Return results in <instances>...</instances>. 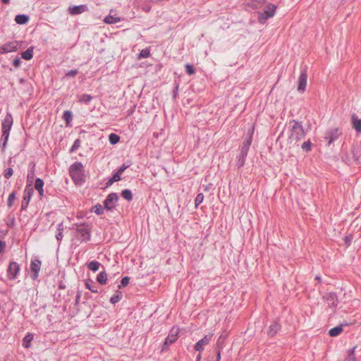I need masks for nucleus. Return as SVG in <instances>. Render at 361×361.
<instances>
[{"mask_svg": "<svg viewBox=\"0 0 361 361\" xmlns=\"http://www.w3.org/2000/svg\"><path fill=\"white\" fill-rule=\"evenodd\" d=\"M289 125L290 133L288 136V141L290 143L297 144L305 136V131L302 127V122L297 120H291L289 122Z\"/></svg>", "mask_w": 361, "mask_h": 361, "instance_id": "1", "label": "nucleus"}, {"mask_svg": "<svg viewBox=\"0 0 361 361\" xmlns=\"http://www.w3.org/2000/svg\"><path fill=\"white\" fill-rule=\"evenodd\" d=\"M69 176L75 184L82 185L85 182V169L80 161L74 162L68 169Z\"/></svg>", "mask_w": 361, "mask_h": 361, "instance_id": "2", "label": "nucleus"}, {"mask_svg": "<svg viewBox=\"0 0 361 361\" xmlns=\"http://www.w3.org/2000/svg\"><path fill=\"white\" fill-rule=\"evenodd\" d=\"M252 134L253 129L252 130L249 136L245 140H243L242 143L239 154L237 157L236 166L238 168H241L245 165L250 146L252 143Z\"/></svg>", "mask_w": 361, "mask_h": 361, "instance_id": "3", "label": "nucleus"}, {"mask_svg": "<svg viewBox=\"0 0 361 361\" xmlns=\"http://www.w3.org/2000/svg\"><path fill=\"white\" fill-rule=\"evenodd\" d=\"M71 229H75L80 235L82 242H88L91 239L92 226L89 223H75L72 225Z\"/></svg>", "mask_w": 361, "mask_h": 361, "instance_id": "4", "label": "nucleus"}, {"mask_svg": "<svg viewBox=\"0 0 361 361\" xmlns=\"http://www.w3.org/2000/svg\"><path fill=\"white\" fill-rule=\"evenodd\" d=\"M178 334L179 329L178 327L173 326L171 329L168 336L165 338L163 344L161 345V350L162 352L167 350L169 346L176 341Z\"/></svg>", "mask_w": 361, "mask_h": 361, "instance_id": "5", "label": "nucleus"}, {"mask_svg": "<svg viewBox=\"0 0 361 361\" xmlns=\"http://www.w3.org/2000/svg\"><path fill=\"white\" fill-rule=\"evenodd\" d=\"M276 6L272 4L267 5V9L264 12H259L258 13V20L260 23L264 24L267 20L274 16L276 12Z\"/></svg>", "mask_w": 361, "mask_h": 361, "instance_id": "6", "label": "nucleus"}, {"mask_svg": "<svg viewBox=\"0 0 361 361\" xmlns=\"http://www.w3.org/2000/svg\"><path fill=\"white\" fill-rule=\"evenodd\" d=\"M119 200V197L116 192L109 193L103 203L106 211L112 212L116 207V202Z\"/></svg>", "mask_w": 361, "mask_h": 361, "instance_id": "7", "label": "nucleus"}, {"mask_svg": "<svg viewBox=\"0 0 361 361\" xmlns=\"http://www.w3.org/2000/svg\"><path fill=\"white\" fill-rule=\"evenodd\" d=\"M20 268V265L16 262H11L7 268V276L9 280H15L17 279Z\"/></svg>", "mask_w": 361, "mask_h": 361, "instance_id": "8", "label": "nucleus"}, {"mask_svg": "<svg viewBox=\"0 0 361 361\" xmlns=\"http://www.w3.org/2000/svg\"><path fill=\"white\" fill-rule=\"evenodd\" d=\"M21 46V42L12 41L1 46L3 54L16 51Z\"/></svg>", "mask_w": 361, "mask_h": 361, "instance_id": "9", "label": "nucleus"}, {"mask_svg": "<svg viewBox=\"0 0 361 361\" xmlns=\"http://www.w3.org/2000/svg\"><path fill=\"white\" fill-rule=\"evenodd\" d=\"M307 80V69L304 68L301 71L298 85V91L300 93H303L305 91Z\"/></svg>", "mask_w": 361, "mask_h": 361, "instance_id": "10", "label": "nucleus"}, {"mask_svg": "<svg viewBox=\"0 0 361 361\" xmlns=\"http://www.w3.org/2000/svg\"><path fill=\"white\" fill-rule=\"evenodd\" d=\"M33 192H34L33 188L25 187V190H24L23 199L21 202V209L22 210H24L27 207Z\"/></svg>", "mask_w": 361, "mask_h": 361, "instance_id": "11", "label": "nucleus"}, {"mask_svg": "<svg viewBox=\"0 0 361 361\" xmlns=\"http://www.w3.org/2000/svg\"><path fill=\"white\" fill-rule=\"evenodd\" d=\"M340 135L341 132L339 129L336 128L326 131L324 138L328 141V145H330L338 138Z\"/></svg>", "mask_w": 361, "mask_h": 361, "instance_id": "12", "label": "nucleus"}, {"mask_svg": "<svg viewBox=\"0 0 361 361\" xmlns=\"http://www.w3.org/2000/svg\"><path fill=\"white\" fill-rule=\"evenodd\" d=\"M323 298L328 302L330 307H336L338 304V296L335 293H326L324 295Z\"/></svg>", "mask_w": 361, "mask_h": 361, "instance_id": "13", "label": "nucleus"}, {"mask_svg": "<svg viewBox=\"0 0 361 361\" xmlns=\"http://www.w3.org/2000/svg\"><path fill=\"white\" fill-rule=\"evenodd\" d=\"M212 337H213V334H209L208 335H205L203 338L200 339L195 343V345L194 346V349L196 351H199V352L203 350L204 346L207 345L210 342Z\"/></svg>", "mask_w": 361, "mask_h": 361, "instance_id": "14", "label": "nucleus"}, {"mask_svg": "<svg viewBox=\"0 0 361 361\" xmlns=\"http://www.w3.org/2000/svg\"><path fill=\"white\" fill-rule=\"evenodd\" d=\"M41 264L42 262L39 259H35L31 261L30 269L32 273L31 277L33 280H35L38 278Z\"/></svg>", "mask_w": 361, "mask_h": 361, "instance_id": "15", "label": "nucleus"}, {"mask_svg": "<svg viewBox=\"0 0 361 361\" xmlns=\"http://www.w3.org/2000/svg\"><path fill=\"white\" fill-rule=\"evenodd\" d=\"M35 163L30 162L29 164V169L27 175V184L25 187L32 188V183L35 178Z\"/></svg>", "mask_w": 361, "mask_h": 361, "instance_id": "16", "label": "nucleus"}, {"mask_svg": "<svg viewBox=\"0 0 361 361\" xmlns=\"http://www.w3.org/2000/svg\"><path fill=\"white\" fill-rule=\"evenodd\" d=\"M13 116L11 113H6L4 118L2 121L1 123V130H9L11 131L12 125H13Z\"/></svg>", "mask_w": 361, "mask_h": 361, "instance_id": "17", "label": "nucleus"}, {"mask_svg": "<svg viewBox=\"0 0 361 361\" xmlns=\"http://www.w3.org/2000/svg\"><path fill=\"white\" fill-rule=\"evenodd\" d=\"M87 6L85 4L73 6L68 8V12L71 15L80 14L87 11Z\"/></svg>", "mask_w": 361, "mask_h": 361, "instance_id": "18", "label": "nucleus"}, {"mask_svg": "<svg viewBox=\"0 0 361 361\" xmlns=\"http://www.w3.org/2000/svg\"><path fill=\"white\" fill-rule=\"evenodd\" d=\"M281 324L279 323L278 321H274L269 327V330H268V336H271V337H273L277 333L278 331L281 329Z\"/></svg>", "mask_w": 361, "mask_h": 361, "instance_id": "19", "label": "nucleus"}, {"mask_svg": "<svg viewBox=\"0 0 361 361\" xmlns=\"http://www.w3.org/2000/svg\"><path fill=\"white\" fill-rule=\"evenodd\" d=\"M351 123L353 128L357 133H361V118H359L355 114H353L351 116Z\"/></svg>", "mask_w": 361, "mask_h": 361, "instance_id": "20", "label": "nucleus"}, {"mask_svg": "<svg viewBox=\"0 0 361 361\" xmlns=\"http://www.w3.org/2000/svg\"><path fill=\"white\" fill-rule=\"evenodd\" d=\"M266 0H248L247 6L252 9H257L265 4Z\"/></svg>", "mask_w": 361, "mask_h": 361, "instance_id": "21", "label": "nucleus"}, {"mask_svg": "<svg viewBox=\"0 0 361 361\" xmlns=\"http://www.w3.org/2000/svg\"><path fill=\"white\" fill-rule=\"evenodd\" d=\"M44 181L40 178H37L35 182V188L38 191L40 198L44 197Z\"/></svg>", "mask_w": 361, "mask_h": 361, "instance_id": "22", "label": "nucleus"}, {"mask_svg": "<svg viewBox=\"0 0 361 361\" xmlns=\"http://www.w3.org/2000/svg\"><path fill=\"white\" fill-rule=\"evenodd\" d=\"M348 324H345V326H347ZM344 326V324H340L337 326H335L332 329H331L329 331V335L331 337H336L337 336H338L339 334H341L343 329V326Z\"/></svg>", "mask_w": 361, "mask_h": 361, "instance_id": "23", "label": "nucleus"}, {"mask_svg": "<svg viewBox=\"0 0 361 361\" xmlns=\"http://www.w3.org/2000/svg\"><path fill=\"white\" fill-rule=\"evenodd\" d=\"M34 335L32 333H27L23 339V346L25 348H29L31 346V342L33 340Z\"/></svg>", "mask_w": 361, "mask_h": 361, "instance_id": "24", "label": "nucleus"}, {"mask_svg": "<svg viewBox=\"0 0 361 361\" xmlns=\"http://www.w3.org/2000/svg\"><path fill=\"white\" fill-rule=\"evenodd\" d=\"M29 16L25 14H18L15 17V21L17 24L25 25L29 21Z\"/></svg>", "mask_w": 361, "mask_h": 361, "instance_id": "25", "label": "nucleus"}, {"mask_svg": "<svg viewBox=\"0 0 361 361\" xmlns=\"http://www.w3.org/2000/svg\"><path fill=\"white\" fill-rule=\"evenodd\" d=\"M1 131H2V135H1V148H2V150H4V149L6 147L7 142H8V140L9 137L10 131L6 130H1Z\"/></svg>", "mask_w": 361, "mask_h": 361, "instance_id": "26", "label": "nucleus"}, {"mask_svg": "<svg viewBox=\"0 0 361 361\" xmlns=\"http://www.w3.org/2000/svg\"><path fill=\"white\" fill-rule=\"evenodd\" d=\"M353 155L356 162L361 163V146L354 147L352 149Z\"/></svg>", "mask_w": 361, "mask_h": 361, "instance_id": "27", "label": "nucleus"}, {"mask_svg": "<svg viewBox=\"0 0 361 361\" xmlns=\"http://www.w3.org/2000/svg\"><path fill=\"white\" fill-rule=\"evenodd\" d=\"M21 57L25 60H30L33 57V47L27 48L25 51L21 53Z\"/></svg>", "mask_w": 361, "mask_h": 361, "instance_id": "28", "label": "nucleus"}, {"mask_svg": "<svg viewBox=\"0 0 361 361\" xmlns=\"http://www.w3.org/2000/svg\"><path fill=\"white\" fill-rule=\"evenodd\" d=\"M226 338V335L221 334L219 337L217 339L216 343V350H222L224 347V343Z\"/></svg>", "mask_w": 361, "mask_h": 361, "instance_id": "29", "label": "nucleus"}, {"mask_svg": "<svg viewBox=\"0 0 361 361\" xmlns=\"http://www.w3.org/2000/svg\"><path fill=\"white\" fill-rule=\"evenodd\" d=\"M121 180V176L116 172L114 173L111 178H109L106 183V188L111 186L114 182H117Z\"/></svg>", "mask_w": 361, "mask_h": 361, "instance_id": "30", "label": "nucleus"}, {"mask_svg": "<svg viewBox=\"0 0 361 361\" xmlns=\"http://www.w3.org/2000/svg\"><path fill=\"white\" fill-rule=\"evenodd\" d=\"M97 281L101 285H104L107 281V274L105 271H101L97 276Z\"/></svg>", "mask_w": 361, "mask_h": 361, "instance_id": "31", "label": "nucleus"}, {"mask_svg": "<svg viewBox=\"0 0 361 361\" xmlns=\"http://www.w3.org/2000/svg\"><path fill=\"white\" fill-rule=\"evenodd\" d=\"M121 19L118 17L108 15L105 17L104 22L106 24H114L120 22Z\"/></svg>", "mask_w": 361, "mask_h": 361, "instance_id": "32", "label": "nucleus"}, {"mask_svg": "<svg viewBox=\"0 0 361 361\" xmlns=\"http://www.w3.org/2000/svg\"><path fill=\"white\" fill-rule=\"evenodd\" d=\"M63 224L62 222L57 225V233L56 234V238L59 243L61 242L63 237Z\"/></svg>", "mask_w": 361, "mask_h": 361, "instance_id": "33", "label": "nucleus"}, {"mask_svg": "<svg viewBox=\"0 0 361 361\" xmlns=\"http://www.w3.org/2000/svg\"><path fill=\"white\" fill-rule=\"evenodd\" d=\"M100 266H102L101 263L97 261H92L87 264L88 269L94 272L98 271Z\"/></svg>", "mask_w": 361, "mask_h": 361, "instance_id": "34", "label": "nucleus"}, {"mask_svg": "<svg viewBox=\"0 0 361 361\" xmlns=\"http://www.w3.org/2000/svg\"><path fill=\"white\" fill-rule=\"evenodd\" d=\"M85 287L92 293H98L97 287L92 280L85 281Z\"/></svg>", "mask_w": 361, "mask_h": 361, "instance_id": "35", "label": "nucleus"}, {"mask_svg": "<svg viewBox=\"0 0 361 361\" xmlns=\"http://www.w3.org/2000/svg\"><path fill=\"white\" fill-rule=\"evenodd\" d=\"M121 196L123 199L128 200V202L133 200V194L130 190L125 189L121 192Z\"/></svg>", "mask_w": 361, "mask_h": 361, "instance_id": "36", "label": "nucleus"}, {"mask_svg": "<svg viewBox=\"0 0 361 361\" xmlns=\"http://www.w3.org/2000/svg\"><path fill=\"white\" fill-rule=\"evenodd\" d=\"M104 210H106L104 205L102 206L99 203H97L96 205H94L92 211H93L97 215H102L104 214Z\"/></svg>", "mask_w": 361, "mask_h": 361, "instance_id": "37", "label": "nucleus"}, {"mask_svg": "<svg viewBox=\"0 0 361 361\" xmlns=\"http://www.w3.org/2000/svg\"><path fill=\"white\" fill-rule=\"evenodd\" d=\"M92 99L90 94H82L79 97L78 102L80 103L88 104Z\"/></svg>", "mask_w": 361, "mask_h": 361, "instance_id": "38", "label": "nucleus"}, {"mask_svg": "<svg viewBox=\"0 0 361 361\" xmlns=\"http://www.w3.org/2000/svg\"><path fill=\"white\" fill-rule=\"evenodd\" d=\"M63 118L66 121V126H68L73 118L72 112L69 110L65 111L63 114Z\"/></svg>", "mask_w": 361, "mask_h": 361, "instance_id": "39", "label": "nucleus"}, {"mask_svg": "<svg viewBox=\"0 0 361 361\" xmlns=\"http://www.w3.org/2000/svg\"><path fill=\"white\" fill-rule=\"evenodd\" d=\"M122 298V293L121 291H116V294H114L110 298V302L111 304H116L119 302Z\"/></svg>", "mask_w": 361, "mask_h": 361, "instance_id": "40", "label": "nucleus"}, {"mask_svg": "<svg viewBox=\"0 0 361 361\" xmlns=\"http://www.w3.org/2000/svg\"><path fill=\"white\" fill-rule=\"evenodd\" d=\"M355 348L356 346L353 347V348L348 350V357H346L343 361H356V357L355 355Z\"/></svg>", "mask_w": 361, "mask_h": 361, "instance_id": "41", "label": "nucleus"}, {"mask_svg": "<svg viewBox=\"0 0 361 361\" xmlns=\"http://www.w3.org/2000/svg\"><path fill=\"white\" fill-rule=\"evenodd\" d=\"M109 141L111 145H116L120 141V136L116 133H111L109 135Z\"/></svg>", "mask_w": 361, "mask_h": 361, "instance_id": "42", "label": "nucleus"}, {"mask_svg": "<svg viewBox=\"0 0 361 361\" xmlns=\"http://www.w3.org/2000/svg\"><path fill=\"white\" fill-rule=\"evenodd\" d=\"M302 149L303 151L306 152H310L312 150V142L310 140H308L307 141L305 142L302 146H301Z\"/></svg>", "mask_w": 361, "mask_h": 361, "instance_id": "43", "label": "nucleus"}, {"mask_svg": "<svg viewBox=\"0 0 361 361\" xmlns=\"http://www.w3.org/2000/svg\"><path fill=\"white\" fill-rule=\"evenodd\" d=\"M130 165L131 163H124L119 168H118L116 173L121 176V174L125 171V170L129 168Z\"/></svg>", "mask_w": 361, "mask_h": 361, "instance_id": "44", "label": "nucleus"}, {"mask_svg": "<svg viewBox=\"0 0 361 361\" xmlns=\"http://www.w3.org/2000/svg\"><path fill=\"white\" fill-rule=\"evenodd\" d=\"M80 144H81L80 140L76 139L74 141L73 145H72V147L70 149V153H73V152H75L80 147Z\"/></svg>", "mask_w": 361, "mask_h": 361, "instance_id": "45", "label": "nucleus"}, {"mask_svg": "<svg viewBox=\"0 0 361 361\" xmlns=\"http://www.w3.org/2000/svg\"><path fill=\"white\" fill-rule=\"evenodd\" d=\"M204 200V195L202 193H198L195 200V206L197 208Z\"/></svg>", "mask_w": 361, "mask_h": 361, "instance_id": "46", "label": "nucleus"}, {"mask_svg": "<svg viewBox=\"0 0 361 361\" xmlns=\"http://www.w3.org/2000/svg\"><path fill=\"white\" fill-rule=\"evenodd\" d=\"M178 90H179V82L175 81L174 82V87L173 90V99H176L178 94Z\"/></svg>", "mask_w": 361, "mask_h": 361, "instance_id": "47", "label": "nucleus"}, {"mask_svg": "<svg viewBox=\"0 0 361 361\" xmlns=\"http://www.w3.org/2000/svg\"><path fill=\"white\" fill-rule=\"evenodd\" d=\"M185 71L188 75H192L195 73V69L194 66L190 63H187L185 65Z\"/></svg>", "mask_w": 361, "mask_h": 361, "instance_id": "48", "label": "nucleus"}, {"mask_svg": "<svg viewBox=\"0 0 361 361\" xmlns=\"http://www.w3.org/2000/svg\"><path fill=\"white\" fill-rule=\"evenodd\" d=\"M15 198H16V192L13 191L8 195V201H7L8 207H11L13 205Z\"/></svg>", "mask_w": 361, "mask_h": 361, "instance_id": "49", "label": "nucleus"}, {"mask_svg": "<svg viewBox=\"0 0 361 361\" xmlns=\"http://www.w3.org/2000/svg\"><path fill=\"white\" fill-rule=\"evenodd\" d=\"M150 51L148 49H142L139 54V59H145L149 57Z\"/></svg>", "mask_w": 361, "mask_h": 361, "instance_id": "50", "label": "nucleus"}, {"mask_svg": "<svg viewBox=\"0 0 361 361\" xmlns=\"http://www.w3.org/2000/svg\"><path fill=\"white\" fill-rule=\"evenodd\" d=\"M78 73V69H73V70H71V71H67V72L65 73V77H66V78H73V77H75Z\"/></svg>", "mask_w": 361, "mask_h": 361, "instance_id": "51", "label": "nucleus"}, {"mask_svg": "<svg viewBox=\"0 0 361 361\" xmlns=\"http://www.w3.org/2000/svg\"><path fill=\"white\" fill-rule=\"evenodd\" d=\"M129 281H130V278L128 276H125V277L122 278L121 284L118 285V288H121L123 287L128 286L129 283Z\"/></svg>", "mask_w": 361, "mask_h": 361, "instance_id": "52", "label": "nucleus"}, {"mask_svg": "<svg viewBox=\"0 0 361 361\" xmlns=\"http://www.w3.org/2000/svg\"><path fill=\"white\" fill-rule=\"evenodd\" d=\"M13 173V170L12 168L9 167V168H7L5 171H4V177L6 178V179H9L12 175Z\"/></svg>", "mask_w": 361, "mask_h": 361, "instance_id": "53", "label": "nucleus"}, {"mask_svg": "<svg viewBox=\"0 0 361 361\" xmlns=\"http://www.w3.org/2000/svg\"><path fill=\"white\" fill-rule=\"evenodd\" d=\"M353 239V235H351V234L348 235L344 238V242H345V244L346 245V246H349L351 244Z\"/></svg>", "mask_w": 361, "mask_h": 361, "instance_id": "54", "label": "nucleus"}, {"mask_svg": "<svg viewBox=\"0 0 361 361\" xmlns=\"http://www.w3.org/2000/svg\"><path fill=\"white\" fill-rule=\"evenodd\" d=\"M21 60L19 57H16L13 61V65L16 67V68H18L21 65Z\"/></svg>", "mask_w": 361, "mask_h": 361, "instance_id": "55", "label": "nucleus"}, {"mask_svg": "<svg viewBox=\"0 0 361 361\" xmlns=\"http://www.w3.org/2000/svg\"><path fill=\"white\" fill-rule=\"evenodd\" d=\"M6 243L0 240V253L3 252L6 247Z\"/></svg>", "mask_w": 361, "mask_h": 361, "instance_id": "56", "label": "nucleus"}, {"mask_svg": "<svg viewBox=\"0 0 361 361\" xmlns=\"http://www.w3.org/2000/svg\"><path fill=\"white\" fill-rule=\"evenodd\" d=\"M80 296H81V293H80V291H78V292L77 293L76 296H75V305H78L79 301H80Z\"/></svg>", "mask_w": 361, "mask_h": 361, "instance_id": "57", "label": "nucleus"}, {"mask_svg": "<svg viewBox=\"0 0 361 361\" xmlns=\"http://www.w3.org/2000/svg\"><path fill=\"white\" fill-rule=\"evenodd\" d=\"M216 361H220L221 360V350H216Z\"/></svg>", "mask_w": 361, "mask_h": 361, "instance_id": "58", "label": "nucleus"}, {"mask_svg": "<svg viewBox=\"0 0 361 361\" xmlns=\"http://www.w3.org/2000/svg\"><path fill=\"white\" fill-rule=\"evenodd\" d=\"M66 288V286L63 283L61 282L59 285V289H64Z\"/></svg>", "mask_w": 361, "mask_h": 361, "instance_id": "59", "label": "nucleus"}, {"mask_svg": "<svg viewBox=\"0 0 361 361\" xmlns=\"http://www.w3.org/2000/svg\"><path fill=\"white\" fill-rule=\"evenodd\" d=\"M201 354L200 353H198V355H197V357H196V361H201Z\"/></svg>", "mask_w": 361, "mask_h": 361, "instance_id": "60", "label": "nucleus"}, {"mask_svg": "<svg viewBox=\"0 0 361 361\" xmlns=\"http://www.w3.org/2000/svg\"><path fill=\"white\" fill-rule=\"evenodd\" d=\"M1 1H2L4 4H9L10 0H1Z\"/></svg>", "mask_w": 361, "mask_h": 361, "instance_id": "61", "label": "nucleus"}, {"mask_svg": "<svg viewBox=\"0 0 361 361\" xmlns=\"http://www.w3.org/2000/svg\"><path fill=\"white\" fill-rule=\"evenodd\" d=\"M315 279L317 280L319 282H321V277L319 276H317Z\"/></svg>", "mask_w": 361, "mask_h": 361, "instance_id": "62", "label": "nucleus"}, {"mask_svg": "<svg viewBox=\"0 0 361 361\" xmlns=\"http://www.w3.org/2000/svg\"><path fill=\"white\" fill-rule=\"evenodd\" d=\"M25 79H24V78H20V79H19V82H20V83H24V82H25Z\"/></svg>", "mask_w": 361, "mask_h": 361, "instance_id": "63", "label": "nucleus"}]
</instances>
